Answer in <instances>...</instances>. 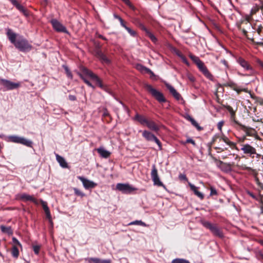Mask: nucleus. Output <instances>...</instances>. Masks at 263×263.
I'll return each mask as SVG.
<instances>
[{
  "label": "nucleus",
  "instance_id": "nucleus-1",
  "mask_svg": "<svg viewBox=\"0 0 263 263\" xmlns=\"http://www.w3.org/2000/svg\"><path fill=\"white\" fill-rule=\"evenodd\" d=\"M7 36L16 48L22 52H29L32 49V46L22 36H19L16 40V34L10 29H7Z\"/></svg>",
  "mask_w": 263,
  "mask_h": 263
},
{
  "label": "nucleus",
  "instance_id": "nucleus-2",
  "mask_svg": "<svg viewBox=\"0 0 263 263\" xmlns=\"http://www.w3.org/2000/svg\"><path fill=\"white\" fill-rule=\"evenodd\" d=\"M81 71L82 73H78V75L88 86L93 89L95 88V86L85 78V76H88L92 80L95 81L101 88H104V85L100 79L92 71L84 67L81 68Z\"/></svg>",
  "mask_w": 263,
  "mask_h": 263
},
{
  "label": "nucleus",
  "instance_id": "nucleus-3",
  "mask_svg": "<svg viewBox=\"0 0 263 263\" xmlns=\"http://www.w3.org/2000/svg\"><path fill=\"white\" fill-rule=\"evenodd\" d=\"M201 223L203 227L209 229L214 235L218 236L219 238L223 237V234L222 231L216 226V224H212L209 221L205 220H201Z\"/></svg>",
  "mask_w": 263,
  "mask_h": 263
},
{
  "label": "nucleus",
  "instance_id": "nucleus-4",
  "mask_svg": "<svg viewBox=\"0 0 263 263\" xmlns=\"http://www.w3.org/2000/svg\"><path fill=\"white\" fill-rule=\"evenodd\" d=\"M146 89L159 102H165V99L163 93L154 88L151 85L146 84L145 86Z\"/></svg>",
  "mask_w": 263,
  "mask_h": 263
},
{
  "label": "nucleus",
  "instance_id": "nucleus-5",
  "mask_svg": "<svg viewBox=\"0 0 263 263\" xmlns=\"http://www.w3.org/2000/svg\"><path fill=\"white\" fill-rule=\"evenodd\" d=\"M9 141L15 143H19L28 147H31L32 142L25 138L16 135L10 136L8 137Z\"/></svg>",
  "mask_w": 263,
  "mask_h": 263
},
{
  "label": "nucleus",
  "instance_id": "nucleus-6",
  "mask_svg": "<svg viewBox=\"0 0 263 263\" xmlns=\"http://www.w3.org/2000/svg\"><path fill=\"white\" fill-rule=\"evenodd\" d=\"M0 84L4 87L5 90L16 89L21 86L20 82L14 83L4 79H0Z\"/></svg>",
  "mask_w": 263,
  "mask_h": 263
},
{
  "label": "nucleus",
  "instance_id": "nucleus-7",
  "mask_svg": "<svg viewBox=\"0 0 263 263\" xmlns=\"http://www.w3.org/2000/svg\"><path fill=\"white\" fill-rule=\"evenodd\" d=\"M152 179L154 182V185L158 186H163L165 187V185L161 181L158 174V171L155 164L152 165V172L151 173Z\"/></svg>",
  "mask_w": 263,
  "mask_h": 263
},
{
  "label": "nucleus",
  "instance_id": "nucleus-8",
  "mask_svg": "<svg viewBox=\"0 0 263 263\" xmlns=\"http://www.w3.org/2000/svg\"><path fill=\"white\" fill-rule=\"evenodd\" d=\"M116 189L124 194H129L137 190L127 183H118L116 185Z\"/></svg>",
  "mask_w": 263,
  "mask_h": 263
},
{
  "label": "nucleus",
  "instance_id": "nucleus-9",
  "mask_svg": "<svg viewBox=\"0 0 263 263\" xmlns=\"http://www.w3.org/2000/svg\"><path fill=\"white\" fill-rule=\"evenodd\" d=\"M241 151L243 152V154L248 155L253 158L254 157V155L257 154L255 148L249 144H242Z\"/></svg>",
  "mask_w": 263,
  "mask_h": 263
},
{
  "label": "nucleus",
  "instance_id": "nucleus-10",
  "mask_svg": "<svg viewBox=\"0 0 263 263\" xmlns=\"http://www.w3.org/2000/svg\"><path fill=\"white\" fill-rule=\"evenodd\" d=\"M142 136L147 141H154L158 145L159 149H162L161 142L154 134L147 130H144L142 133Z\"/></svg>",
  "mask_w": 263,
  "mask_h": 263
},
{
  "label": "nucleus",
  "instance_id": "nucleus-11",
  "mask_svg": "<svg viewBox=\"0 0 263 263\" xmlns=\"http://www.w3.org/2000/svg\"><path fill=\"white\" fill-rule=\"evenodd\" d=\"M51 23L53 28L58 32L68 33L66 28L63 26L60 22L55 19L51 21Z\"/></svg>",
  "mask_w": 263,
  "mask_h": 263
},
{
  "label": "nucleus",
  "instance_id": "nucleus-12",
  "mask_svg": "<svg viewBox=\"0 0 263 263\" xmlns=\"http://www.w3.org/2000/svg\"><path fill=\"white\" fill-rule=\"evenodd\" d=\"M78 179L81 181L85 189H93L97 185V183L83 177L79 176Z\"/></svg>",
  "mask_w": 263,
  "mask_h": 263
},
{
  "label": "nucleus",
  "instance_id": "nucleus-13",
  "mask_svg": "<svg viewBox=\"0 0 263 263\" xmlns=\"http://www.w3.org/2000/svg\"><path fill=\"white\" fill-rule=\"evenodd\" d=\"M95 55L101 61L102 63L106 64H108L109 63V60L102 52L99 47H96L95 50Z\"/></svg>",
  "mask_w": 263,
  "mask_h": 263
},
{
  "label": "nucleus",
  "instance_id": "nucleus-14",
  "mask_svg": "<svg viewBox=\"0 0 263 263\" xmlns=\"http://www.w3.org/2000/svg\"><path fill=\"white\" fill-rule=\"evenodd\" d=\"M238 124L239 125L241 129L244 132H245L247 136H252V137H257V134L256 131L255 130V129L252 128L250 127L242 125L240 123H238Z\"/></svg>",
  "mask_w": 263,
  "mask_h": 263
},
{
  "label": "nucleus",
  "instance_id": "nucleus-15",
  "mask_svg": "<svg viewBox=\"0 0 263 263\" xmlns=\"http://www.w3.org/2000/svg\"><path fill=\"white\" fill-rule=\"evenodd\" d=\"M242 170H246L250 172V174L254 177L255 181L257 184L260 185V183H261L259 178L258 177V172L256 170L253 169L250 167L247 166L246 165H243L241 166Z\"/></svg>",
  "mask_w": 263,
  "mask_h": 263
},
{
  "label": "nucleus",
  "instance_id": "nucleus-16",
  "mask_svg": "<svg viewBox=\"0 0 263 263\" xmlns=\"http://www.w3.org/2000/svg\"><path fill=\"white\" fill-rule=\"evenodd\" d=\"M16 8L22 12L25 16L29 15L28 11L21 5L16 0H9Z\"/></svg>",
  "mask_w": 263,
  "mask_h": 263
},
{
  "label": "nucleus",
  "instance_id": "nucleus-17",
  "mask_svg": "<svg viewBox=\"0 0 263 263\" xmlns=\"http://www.w3.org/2000/svg\"><path fill=\"white\" fill-rule=\"evenodd\" d=\"M199 70L208 78L211 79L213 76L210 72L207 67L205 66L204 63L202 62L200 64L197 66Z\"/></svg>",
  "mask_w": 263,
  "mask_h": 263
},
{
  "label": "nucleus",
  "instance_id": "nucleus-18",
  "mask_svg": "<svg viewBox=\"0 0 263 263\" xmlns=\"http://www.w3.org/2000/svg\"><path fill=\"white\" fill-rule=\"evenodd\" d=\"M20 199L24 201H30L34 203L36 205H38L39 204V201L36 199H35L33 196L23 193L20 195Z\"/></svg>",
  "mask_w": 263,
  "mask_h": 263
},
{
  "label": "nucleus",
  "instance_id": "nucleus-19",
  "mask_svg": "<svg viewBox=\"0 0 263 263\" xmlns=\"http://www.w3.org/2000/svg\"><path fill=\"white\" fill-rule=\"evenodd\" d=\"M136 69L141 73H150L152 76H154V73L151 70L140 64H137L136 66Z\"/></svg>",
  "mask_w": 263,
  "mask_h": 263
},
{
  "label": "nucleus",
  "instance_id": "nucleus-20",
  "mask_svg": "<svg viewBox=\"0 0 263 263\" xmlns=\"http://www.w3.org/2000/svg\"><path fill=\"white\" fill-rule=\"evenodd\" d=\"M166 86L170 93L172 94V95L177 100L179 101L180 100H183L179 93H178L172 86L170 85H167Z\"/></svg>",
  "mask_w": 263,
  "mask_h": 263
},
{
  "label": "nucleus",
  "instance_id": "nucleus-21",
  "mask_svg": "<svg viewBox=\"0 0 263 263\" xmlns=\"http://www.w3.org/2000/svg\"><path fill=\"white\" fill-rule=\"evenodd\" d=\"M188 184L190 187L191 190L194 192L195 195H196L201 199H203L204 198L203 194L198 191L197 187L195 186L190 182H188Z\"/></svg>",
  "mask_w": 263,
  "mask_h": 263
},
{
  "label": "nucleus",
  "instance_id": "nucleus-22",
  "mask_svg": "<svg viewBox=\"0 0 263 263\" xmlns=\"http://www.w3.org/2000/svg\"><path fill=\"white\" fill-rule=\"evenodd\" d=\"M40 202L42 205L43 210L46 214L47 218L50 220L51 219V216L50 214L49 209L47 205V203L42 199L40 200Z\"/></svg>",
  "mask_w": 263,
  "mask_h": 263
},
{
  "label": "nucleus",
  "instance_id": "nucleus-23",
  "mask_svg": "<svg viewBox=\"0 0 263 263\" xmlns=\"http://www.w3.org/2000/svg\"><path fill=\"white\" fill-rule=\"evenodd\" d=\"M55 155L56 157V160L59 163L60 165L63 168H67L68 164L65 159L58 154L55 153Z\"/></svg>",
  "mask_w": 263,
  "mask_h": 263
},
{
  "label": "nucleus",
  "instance_id": "nucleus-24",
  "mask_svg": "<svg viewBox=\"0 0 263 263\" xmlns=\"http://www.w3.org/2000/svg\"><path fill=\"white\" fill-rule=\"evenodd\" d=\"M134 120L139 122L141 125H144L146 124L148 120L143 116L136 114Z\"/></svg>",
  "mask_w": 263,
  "mask_h": 263
},
{
  "label": "nucleus",
  "instance_id": "nucleus-25",
  "mask_svg": "<svg viewBox=\"0 0 263 263\" xmlns=\"http://www.w3.org/2000/svg\"><path fill=\"white\" fill-rule=\"evenodd\" d=\"M219 164L220 169L226 172L230 171L232 168V166L233 165V164L224 163L221 161H219Z\"/></svg>",
  "mask_w": 263,
  "mask_h": 263
},
{
  "label": "nucleus",
  "instance_id": "nucleus-26",
  "mask_svg": "<svg viewBox=\"0 0 263 263\" xmlns=\"http://www.w3.org/2000/svg\"><path fill=\"white\" fill-rule=\"evenodd\" d=\"M146 126L151 130L154 132L159 130V126L152 120H148Z\"/></svg>",
  "mask_w": 263,
  "mask_h": 263
},
{
  "label": "nucleus",
  "instance_id": "nucleus-27",
  "mask_svg": "<svg viewBox=\"0 0 263 263\" xmlns=\"http://www.w3.org/2000/svg\"><path fill=\"white\" fill-rule=\"evenodd\" d=\"M237 62L246 70L251 69V66L243 58L239 57L237 60Z\"/></svg>",
  "mask_w": 263,
  "mask_h": 263
},
{
  "label": "nucleus",
  "instance_id": "nucleus-28",
  "mask_svg": "<svg viewBox=\"0 0 263 263\" xmlns=\"http://www.w3.org/2000/svg\"><path fill=\"white\" fill-rule=\"evenodd\" d=\"M97 152L102 157L104 158H107L110 155V153L105 149L103 147L98 148Z\"/></svg>",
  "mask_w": 263,
  "mask_h": 263
},
{
  "label": "nucleus",
  "instance_id": "nucleus-29",
  "mask_svg": "<svg viewBox=\"0 0 263 263\" xmlns=\"http://www.w3.org/2000/svg\"><path fill=\"white\" fill-rule=\"evenodd\" d=\"M2 232L4 233H6L9 235L13 234V231L10 227H5L3 225L0 226Z\"/></svg>",
  "mask_w": 263,
  "mask_h": 263
},
{
  "label": "nucleus",
  "instance_id": "nucleus-30",
  "mask_svg": "<svg viewBox=\"0 0 263 263\" xmlns=\"http://www.w3.org/2000/svg\"><path fill=\"white\" fill-rule=\"evenodd\" d=\"M220 139L224 142L229 145L230 147H233L235 146V143L230 141L229 138L224 135H222L220 137Z\"/></svg>",
  "mask_w": 263,
  "mask_h": 263
},
{
  "label": "nucleus",
  "instance_id": "nucleus-31",
  "mask_svg": "<svg viewBox=\"0 0 263 263\" xmlns=\"http://www.w3.org/2000/svg\"><path fill=\"white\" fill-rule=\"evenodd\" d=\"M189 57L197 66L202 62L200 60L199 57L194 55L192 54H190L189 55Z\"/></svg>",
  "mask_w": 263,
  "mask_h": 263
},
{
  "label": "nucleus",
  "instance_id": "nucleus-32",
  "mask_svg": "<svg viewBox=\"0 0 263 263\" xmlns=\"http://www.w3.org/2000/svg\"><path fill=\"white\" fill-rule=\"evenodd\" d=\"M11 254L14 258H17L19 255V251L17 247L13 245L11 249Z\"/></svg>",
  "mask_w": 263,
  "mask_h": 263
},
{
  "label": "nucleus",
  "instance_id": "nucleus-33",
  "mask_svg": "<svg viewBox=\"0 0 263 263\" xmlns=\"http://www.w3.org/2000/svg\"><path fill=\"white\" fill-rule=\"evenodd\" d=\"M63 67L65 71V72H66V74L67 77L70 78V79H72V78H73L72 74L71 72L69 69L68 68V66L65 65H63Z\"/></svg>",
  "mask_w": 263,
  "mask_h": 263
},
{
  "label": "nucleus",
  "instance_id": "nucleus-34",
  "mask_svg": "<svg viewBox=\"0 0 263 263\" xmlns=\"http://www.w3.org/2000/svg\"><path fill=\"white\" fill-rule=\"evenodd\" d=\"M129 225H140L143 227H146L147 225L145 223L141 220L133 221L129 223Z\"/></svg>",
  "mask_w": 263,
  "mask_h": 263
},
{
  "label": "nucleus",
  "instance_id": "nucleus-35",
  "mask_svg": "<svg viewBox=\"0 0 263 263\" xmlns=\"http://www.w3.org/2000/svg\"><path fill=\"white\" fill-rule=\"evenodd\" d=\"M224 85L226 86L230 87V88H231L233 90H236V86H237V84L236 83H235L234 82H233L232 81H229L228 82H227L224 84Z\"/></svg>",
  "mask_w": 263,
  "mask_h": 263
},
{
  "label": "nucleus",
  "instance_id": "nucleus-36",
  "mask_svg": "<svg viewBox=\"0 0 263 263\" xmlns=\"http://www.w3.org/2000/svg\"><path fill=\"white\" fill-rule=\"evenodd\" d=\"M189 120L191 121L193 125L196 127L198 129L201 130L202 128L199 126L198 123L192 117H189Z\"/></svg>",
  "mask_w": 263,
  "mask_h": 263
},
{
  "label": "nucleus",
  "instance_id": "nucleus-37",
  "mask_svg": "<svg viewBox=\"0 0 263 263\" xmlns=\"http://www.w3.org/2000/svg\"><path fill=\"white\" fill-rule=\"evenodd\" d=\"M172 263H190L188 260L184 259L176 258L172 260Z\"/></svg>",
  "mask_w": 263,
  "mask_h": 263
},
{
  "label": "nucleus",
  "instance_id": "nucleus-38",
  "mask_svg": "<svg viewBox=\"0 0 263 263\" xmlns=\"http://www.w3.org/2000/svg\"><path fill=\"white\" fill-rule=\"evenodd\" d=\"M73 191L74 194L77 196H81V197H83L85 196V194L84 193H83L82 191H81L77 188H74Z\"/></svg>",
  "mask_w": 263,
  "mask_h": 263
},
{
  "label": "nucleus",
  "instance_id": "nucleus-39",
  "mask_svg": "<svg viewBox=\"0 0 263 263\" xmlns=\"http://www.w3.org/2000/svg\"><path fill=\"white\" fill-rule=\"evenodd\" d=\"M146 34L153 42L156 43L157 42V38L150 31L147 32Z\"/></svg>",
  "mask_w": 263,
  "mask_h": 263
},
{
  "label": "nucleus",
  "instance_id": "nucleus-40",
  "mask_svg": "<svg viewBox=\"0 0 263 263\" xmlns=\"http://www.w3.org/2000/svg\"><path fill=\"white\" fill-rule=\"evenodd\" d=\"M85 260L88 263H97L98 261V258H87L85 259Z\"/></svg>",
  "mask_w": 263,
  "mask_h": 263
},
{
  "label": "nucleus",
  "instance_id": "nucleus-41",
  "mask_svg": "<svg viewBox=\"0 0 263 263\" xmlns=\"http://www.w3.org/2000/svg\"><path fill=\"white\" fill-rule=\"evenodd\" d=\"M32 248L33 250V251L35 254H39L40 249H41V246L40 245H33L32 246Z\"/></svg>",
  "mask_w": 263,
  "mask_h": 263
},
{
  "label": "nucleus",
  "instance_id": "nucleus-42",
  "mask_svg": "<svg viewBox=\"0 0 263 263\" xmlns=\"http://www.w3.org/2000/svg\"><path fill=\"white\" fill-rule=\"evenodd\" d=\"M226 108L230 113L231 116H235V111L231 106H230L229 105H227L226 106Z\"/></svg>",
  "mask_w": 263,
  "mask_h": 263
},
{
  "label": "nucleus",
  "instance_id": "nucleus-43",
  "mask_svg": "<svg viewBox=\"0 0 263 263\" xmlns=\"http://www.w3.org/2000/svg\"><path fill=\"white\" fill-rule=\"evenodd\" d=\"M210 196H216L218 193L215 187L213 186H211L210 188Z\"/></svg>",
  "mask_w": 263,
  "mask_h": 263
},
{
  "label": "nucleus",
  "instance_id": "nucleus-44",
  "mask_svg": "<svg viewBox=\"0 0 263 263\" xmlns=\"http://www.w3.org/2000/svg\"><path fill=\"white\" fill-rule=\"evenodd\" d=\"M125 29L132 36H135L136 35V32L131 28L127 27H126Z\"/></svg>",
  "mask_w": 263,
  "mask_h": 263
},
{
  "label": "nucleus",
  "instance_id": "nucleus-45",
  "mask_svg": "<svg viewBox=\"0 0 263 263\" xmlns=\"http://www.w3.org/2000/svg\"><path fill=\"white\" fill-rule=\"evenodd\" d=\"M179 179L180 180H184V181H188V179L186 176V175L184 174H180L179 175Z\"/></svg>",
  "mask_w": 263,
  "mask_h": 263
},
{
  "label": "nucleus",
  "instance_id": "nucleus-46",
  "mask_svg": "<svg viewBox=\"0 0 263 263\" xmlns=\"http://www.w3.org/2000/svg\"><path fill=\"white\" fill-rule=\"evenodd\" d=\"M190 143L192 144H193L194 146H196V144L194 140H193L192 139L189 138L186 139L185 143Z\"/></svg>",
  "mask_w": 263,
  "mask_h": 263
},
{
  "label": "nucleus",
  "instance_id": "nucleus-47",
  "mask_svg": "<svg viewBox=\"0 0 263 263\" xmlns=\"http://www.w3.org/2000/svg\"><path fill=\"white\" fill-rule=\"evenodd\" d=\"M139 27L140 28L141 30L144 31L146 32V33L149 32V31L147 29V28L143 24L140 23L139 24Z\"/></svg>",
  "mask_w": 263,
  "mask_h": 263
},
{
  "label": "nucleus",
  "instance_id": "nucleus-48",
  "mask_svg": "<svg viewBox=\"0 0 263 263\" xmlns=\"http://www.w3.org/2000/svg\"><path fill=\"white\" fill-rule=\"evenodd\" d=\"M12 242L14 243V245L21 247V244L15 237L12 238Z\"/></svg>",
  "mask_w": 263,
  "mask_h": 263
},
{
  "label": "nucleus",
  "instance_id": "nucleus-49",
  "mask_svg": "<svg viewBox=\"0 0 263 263\" xmlns=\"http://www.w3.org/2000/svg\"><path fill=\"white\" fill-rule=\"evenodd\" d=\"M223 124H224L223 121H221L218 123L217 127L220 132H221V130H222V127L223 125Z\"/></svg>",
  "mask_w": 263,
  "mask_h": 263
},
{
  "label": "nucleus",
  "instance_id": "nucleus-50",
  "mask_svg": "<svg viewBox=\"0 0 263 263\" xmlns=\"http://www.w3.org/2000/svg\"><path fill=\"white\" fill-rule=\"evenodd\" d=\"M125 3L129 6V7H130V8H132V9H134V7L133 6V5L132 4V3L130 2V1L129 0H123Z\"/></svg>",
  "mask_w": 263,
  "mask_h": 263
},
{
  "label": "nucleus",
  "instance_id": "nucleus-51",
  "mask_svg": "<svg viewBox=\"0 0 263 263\" xmlns=\"http://www.w3.org/2000/svg\"><path fill=\"white\" fill-rule=\"evenodd\" d=\"M234 90L236 91L238 94H239L240 93V92H241V91L247 92V89H246V88L240 89V88H238L237 86H236V90Z\"/></svg>",
  "mask_w": 263,
  "mask_h": 263
},
{
  "label": "nucleus",
  "instance_id": "nucleus-52",
  "mask_svg": "<svg viewBox=\"0 0 263 263\" xmlns=\"http://www.w3.org/2000/svg\"><path fill=\"white\" fill-rule=\"evenodd\" d=\"M180 59L182 60L184 63L187 65H189V63L185 56L183 55Z\"/></svg>",
  "mask_w": 263,
  "mask_h": 263
},
{
  "label": "nucleus",
  "instance_id": "nucleus-53",
  "mask_svg": "<svg viewBox=\"0 0 263 263\" xmlns=\"http://www.w3.org/2000/svg\"><path fill=\"white\" fill-rule=\"evenodd\" d=\"M220 62L222 64H223L225 66V67L226 68H228V63L226 60H224V59L221 60L220 61Z\"/></svg>",
  "mask_w": 263,
  "mask_h": 263
},
{
  "label": "nucleus",
  "instance_id": "nucleus-54",
  "mask_svg": "<svg viewBox=\"0 0 263 263\" xmlns=\"http://www.w3.org/2000/svg\"><path fill=\"white\" fill-rule=\"evenodd\" d=\"M103 116L104 117H107V116H109V112L106 108H104L103 109Z\"/></svg>",
  "mask_w": 263,
  "mask_h": 263
},
{
  "label": "nucleus",
  "instance_id": "nucleus-55",
  "mask_svg": "<svg viewBox=\"0 0 263 263\" xmlns=\"http://www.w3.org/2000/svg\"><path fill=\"white\" fill-rule=\"evenodd\" d=\"M69 99L71 101H75L76 100V97L74 95H70L68 96Z\"/></svg>",
  "mask_w": 263,
  "mask_h": 263
},
{
  "label": "nucleus",
  "instance_id": "nucleus-56",
  "mask_svg": "<svg viewBox=\"0 0 263 263\" xmlns=\"http://www.w3.org/2000/svg\"><path fill=\"white\" fill-rule=\"evenodd\" d=\"M120 21V23L121 25L123 27H124L125 29L126 28V27H127V26L125 25V23H124V21L123 20V19H122H122H121V20H120V21Z\"/></svg>",
  "mask_w": 263,
  "mask_h": 263
},
{
  "label": "nucleus",
  "instance_id": "nucleus-57",
  "mask_svg": "<svg viewBox=\"0 0 263 263\" xmlns=\"http://www.w3.org/2000/svg\"><path fill=\"white\" fill-rule=\"evenodd\" d=\"M110 259H102V263H111Z\"/></svg>",
  "mask_w": 263,
  "mask_h": 263
},
{
  "label": "nucleus",
  "instance_id": "nucleus-58",
  "mask_svg": "<svg viewBox=\"0 0 263 263\" xmlns=\"http://www.w3.org/2000/svg\"><path fill=\"white\" fill-rule=\"evenodd\" d=\"M245 140H247V138L246 136H243V137L240 138L239 139V141L241 142H243L245 141Z\"/></svg>",
  "mask_w": 263,
  "mask_h": 263
},
{
  "label": "nucleus",
  "instance_id": "nucleus-59",
  "mask_svg": "<svg viewBox=\"0 0 263 263\" xmlns=\"http://www.w3.org/2000/svg\"><path fill=\"white\" fill-rule=\"evenodd\" d=\"M241 24H245L247 26H251V24L249 23L248 21H243L241 22Z\"/></svg>",
  "mask_w": 263,
  "mask_h": 263
},
{
  "label": "nucleus",
  "instance_id": "nucleus-60",
  "mask_svg": "<svg viewBox=\"0 0 263 263\" xmlns=\"http://www.w3.org/2000/svg\"><path fill=\"white\" fill-rule=\"evenodd\" d=\"M176 54L181 58L183 55L178 50L176 52Z\"/></svg>",
  "mask_w": 263,
  "mask_h": 263
},
{
  "label": "nucleus",
  "instance_id": "nucleus-61",
  "mask_svg": "<svg viewBox=\"0 0 263 263\" xmlns=\"http://www.w3.org/2000/svg\"><path fill=\"white\" fill-rule=\"evenodd\" d=\"M114 17L115 18L118 19L119 21H120V20H121V19H122V18H121L120 16H119V15H117V14H114Z\"/></svg>",
  "mask_w": 263,
  "mask_h": 263
},
{
  "label": "nucleus",
  "instance_id": "nucleus-62",
  "mask_svg": "<svg viewBox=\"0 0 263 263\" xmlns=\"http://www.w3.org/2000/svg\"><path fill=\"white\" fill-rule=\"evenodd\" d=\"M262 27L261 26H259L258 28L257 29V32L259 34L261 31Z\"/></svg>",
  "mask_w": 263,
  "mask_h": 263
},
{
  "label": "nucleus",
  "instance_id": "nucleus-63",
  "mask_svg": "<svg viewBox=\"0 0 263 263\" xmlns=\"http://www.w3.org/2000/svg\"><path fill=\"white\" fill-rule=\"evenodd\" d=\"M239 28H240V29H241L242 30V31L243 32V34L245 35H246L247 32H248L244 28H241V26H240Z\"/></svg>",
  "mask_w": 263,
  "mask_h": 263
},
{
  "label": "nucleus",
  "instance_id": "nucleus-64",
  "mask_svg": "<svg viewBox=\"0 0 263 263\" xmlns=\"http://www.w3.org/2000/svg\"><path fill=\"white\" fill-rule=\"evenodd\" d=\"M99 38H100V39H103V40H106V38H105V37H104V36H103V35H99Z\"/></svg>",
  "mask_w": 263,
  "mask_h": 263
}]
</instances>
